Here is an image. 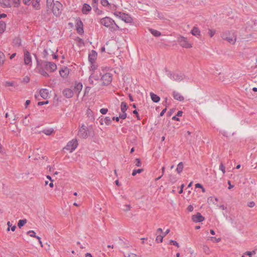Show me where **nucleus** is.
<instances>
[{
	"instance_id": "nucleus-52",
	"label": "nucleus",
	"mask_w": 257,
	"mask_h": 257,
	"mask_svg": "<svg viewBox=\"0 0 257 257\" xmlns=\"http://www.w3.org/2000/svg\"><path fill=\"white\" fill-rule=\"evenodd\" d=\"M91 89V87H88V86H87L85 89V90H84V96H86V95H87L90 90Z\"/></svg>"
},
{
	"instance_id": "nucleus-46",
	"label": "nucleus",
	"mask_w": 257,
	"mask_h": 257,
	"mask_svg": "<svg viewBox=\"0 0 257 257\" xmlns=\"http://www.w3.org/2000/svg\"><path fill=\"white\" fill-rule=\"evenodd\" d=\"M219 169L222 172L223 174L225 173V167L222 163H221L219 166Z\"/></svg>"
},
{
	"instance_id": "nucleus-19",
	"label": "nucleus",
	"mask_w": 257,
	"mask_h": 257,
	"mask_svg": "<svg viewBox=\"0 0 257 257\" xmlns=\"http://www.w3.org/2000/svg\"><path fill=\"white\" fill-rule=\"evenodd\" d=\"M93 1V8L94 10L95 11L97 15H100L101 14L102 11L100 10H99L97 8V4H98V0H92Z\"/></svg>"
},
{
	"instance_id": "nucleus-10",
	"label": "nucleus",
	"mask_w": 257,
	"mask_h": 257,
	"mask_svg": "<svg viewBox=\"0 0 257 257\" xmlns=\"http://www.w3.org/2000/svg\"><path fill=\"white\" fill-rule=\"evenodd\" d=\"M229 34V33L228 32L223 33L221 34V38L223 40H225L227 41L230 43L234 44V42L235 41V38L233 39V37L228 36Z\"/></svg>"
},
{
	"instance_id": "nucleus-7",
	"label": "nucleus",
	"mask_w": 257,
	"mask_h": 257,
	"mask_svg": "<svg viewBox=\"0 0 257 257\" xmlns=\"http://www.w3.org/2000/svg\"><path fill=\"white\" fill-rule=\"evenodd\" d=\"M75 27L77 32L79 34L82 35L84 33L83 24L79 17L75 20Z\"/></svg>"
},
{
	"instance_id": "nucleus-6",
	"label": "nucleus",
	"mask_w": 257,
	"mask_h": 257,
	"mask_svg": "<svg viewBox=\"0 0 257 257\" xmlns=\"http://www.w3.org/2000/svg\"><path fill=\"white\" fill-rule=\"evenodd\" d=\"M78 146V142L77 140L73 139L69 141L64 149L69 150L70 152H72L77 148Z\"/></svg>"
},
{
	"instance_id": "nucleus-23",
	"label": "nucleus",
	"mask_w": 257,
	"mask_h": 257,
	"mask_svg": "<svg viewBox=\"0 0 257 257\" xmlns=\"http://www.w3.org/2000/svg\"><path fill=\"white\" fill-rule=\"evenodd\" d=\"M13 45L14 47H20L21 45V40L20 38L17 37L14 39Z\"/></svg>"
},
{
	"instance_id": "nucleus-28",
	"label": "nucleus",
	"mask_w": 257,
	"mask_h": 257,
	"mask_svg": "<svg viewBox=\"0 0 257 257\" xmlns=\"http://www.w3.org/2000/svg\"><path fill=\"white\" fill-rule=\"evenodd\" d=\"M128 107L126 102H125L124 101L121 102V105H120V108H121V110L122 112H125L127 110Z\"/></svg>"
},
{
	"instance_id": "nucleus-48",
	"label": "nucleus",
	"mask_w": 257,
	"mask_h": 257,
	"mask_svg": "<svg viewBox=\"0 0 257 257\" xmlns=\"http://www.w3.org/2000/svg\"><path fill=\"white\" fill-rule=\"evenodd\" d=\"M169 180L171 182H172L173 183L176 182V181H177L176 178L175 176H172V175L170 176Z\"/></svg>"
},
{
	"instance_id": "nucleus-25",
	"label": "nucleus",
	"mask_w": 257,
	"mask_h": 257,
	"mask_svg": "<svg viewBox=\"0 0 257 257\" xmlns=\"http://www.w3.org/2000/svg\"><path fill=\"white\" fill-rule=\"evenodd\" d=\"M149 30L151 32V33L152 35H153L155 37H158L161 35V32L156 30H154L152 28H149Z\"/></svg>"
},
{
	"instance_id": "nucleus-61",
	"label": "nucleus",
	"mask_w": 257,
	"mask_h": 257,
	"mask_svg": "<svg viewBox=\"0 0 257 257\" xmlns=\"http://www.w3.org/2000/svg\"><path fill=\"white\" fill-rule=\"evenodd\" d=\"M215 31H213L212 30H209V35L210 37H212L214 36V35L215 34Z\"/></svg>"
},
{
	"instance_id": "nucleus-51",
	"label": "nucleus",
	"mask_w": 257,
	"mask_h": 257,
	"mask_svg": "<svg viewBox=\"0 0 257 257\" xmlns=\"http://www.w3.org/2000/svg\"><path fill=\"white\" fill-rule=\"evenodd\" d=\"M203 249L204 252H205L206 254L209 253L210 249H209V248L207 246L204 245L203 246Z\"/></svg>"
},
{
	"instance_id": "nucleus-29",
	"label": "nucleus",
	"mask_w": 257,
	"mask_h": 257,
	"mask_svg": "<svg viewBox=\"0 0 257 257\" xmlns=\"http://www.w3.org/2000/svg\"><path fill=\"white\" fill-rule=\"evenodd\" d=\"M183 167L184 166L182 162H180L178 164L176 169V171L178 174H180L182 172Z\"/></svg>"
},
{
	"instance_id": "nucleus-55",
	"label": "nucleus",
	"mask_w": 257,
	"mask_h": 257,
	"mask_svg": "<svg viewBox=\"0 0 257 257\" xmlns=\"http://www.w3.org/2000/svg\"><path fill=\"white\" fill-rule=\"evenodd\" d=\"M107 111H108L107 108H103L100 109V112L102 114H105L107 112Z\"/></svg>"
},
{
	"instance_id": "nucleus-39",
	"label": "nucleus",
	"mask_w": 257,
	"mask_h": 257,
	"mask_svg": "<svg viewBox=\"0 0 257 257\" xmlns=\"http://www.w3.org/2000/svg\"><path fill=\"white\" fill-rule=\"evenodd\" d=\"M27 234L29 235L30 236L33 237H36L37 235H36V233L33 230H29L27 232Z\"/></svg>"
},
{
	"instance_id": "nucleus-42",
	"label": "nucleus",
	"mask_w": 257,
	"mask_h": 257,
	"mask_svg": "<svg viewBox=\"0 0 257 257\" xmlns=\"http://www.w3.org/2000/svg\"><path fill=\"white\" fill-rule=\"evenodd\" d=\"M53 0H47V8L51 9Z\"/></svg>"
},
{
	"instance_id": "nucleus-33",
	"label": "nucleus",
	"mask_w": 257,
	"mask_h": 257,
	"mask_svg": "<svg viewBox=\"0 0 257 257\" xmlns=\"http://www.w3.org/2000/svg\"><path fill=\"white\" fill-rule=\"evenodd\" d=\"M6 29V24L4 22H0V33H3Z\"/></svg>"
},
{
	"instance_id": "nucleus-56",
	"label": "nucleus",
	"mask_w": 257,
	"mask_h": 257,
	"mask_svg": "<svg viewBox=\"0 0 257 257\" xmlns=\"http://www.w3.org/2000/svg\"><path fill=\"white\" fill-rule=\"evenodd\" d=\"M49 103V101L47 100V101H39L38 102V105H44V104H48Z\"/></svg>"
},
{
	"instance_id": "nucleus-18",
	"label": "nucleus",
	"mask_w": 257,
	"mask_h": 257,
	"mask_svg": "<svg viewBox=\"0 0 257 257\" xmlns=\"http://www.w3.org/2000/svg\"><path fill=\"white\" fill-rule=\"evenodd\" d=\"M91 10V8L89 5L84 4L82 9V12L83 14L87 15Z\"/></svg>"
},
{
	"instance_id": "nucleus-60",
	"label": "nucleus",
	"mask_w": 257,
	"mask_h": 257,
	"mask_svg": "<svg viewBox=\"0 0 257 257\" xmlns=\"http://www.w3.org/2000/svg\"><path fill=\"white\" fill-rule=\"evenodd\" d=\"M13 1L14 4V6L15 7H18V6L20 4V0H13Z\"/></svg>"
},
{
	"instance_id": "nucleus-64",
	"label": "nucleus",
	"mask_w": 257,
	"mask_h": 257,
	"mask_svg": "<svg viewBox=\"0 0 257 257\" xmlns=\"http://www.w3.org/2000/svg\"><path fill=\"white\" fill-rule=\"evenodd\" d=\"M193 209H194L193 206L191 205H189L187 208L188 210L190 212L192 211L193 210Z\"/></svg>"
},
{
	"instance_id": "nucleus-21",
	"label": "nucleus",
	"mask_w": 257,
	"mask_h": 257,
	"mask_svg": "<svg viewBox=\"0 0 257 257\" xmlns=\"http://www.w3.org/2000/svg\"><path fill=\"white\" fill-rule=\"evenodd\" d=\"M82 84L81 83H76L74 86V91L79 93L82 88Z\"/></svg>"
},
{
	"instance_id": "nucleus-36",
	"label": "nucleus",
	"mask_w": 257,
	"mask_h": 257,
	"mask_svg": "<svg viewBox=\"0 0 257 257\" xmlns=\"http://www.w3.org/2000/svg\"><path fill=\"white\" fill-rule=\"evenodd\" d=\"M104 122L106 125H109L111 122L110 117L106 116L105 118H104Z\"/></svg>"
},
{
	"instance_id": "nucleus-58",
	"label": "nucleus",
	"mask_w": 257,
	"mask_h": 257,
	"mask_svg": "<svg viewBox=\"0 0 257 257\" xmlns=\"http://www.w3.org/2000/svg\"><path fill=\"white\" fill-rule=\"evenodd\" d=\"M43 58H45V59H46L47 58V57L48 55V52H47V50L46 49H44L43 52Z\"/></svg>"
},
{
	"instance_id": "nucleus-20",
	"label": "nucleus",
	"mask_w": 257,
	"mask_h": 257,
	"mask_svg": "<svg viewBox=\"0 0 257 257\" xmlns=\"http://www.w3.org/2000/svg\"><path fill=\"white\" fill-rule=\"evenodd\" d=\"M40 0H32L31 2L32 3L33 7L36 10L40 9Z\"/></svg>"
},
{
	"instance_id": "nucleus-31",
	"label": "nucleus",
	"mask_w": 257,
	"mask_h": 257,
	"mask_svg": "<svg viewBox=\"0 0 257 257\" xmlns=\"http://www.w3.org/2000/svg\"><path fill=\"white\" fill-rule=\"evenodd\" d=\"M27 219H21L18 221V226L21 228L22 226H23L27 223Z\"/></svg>"
},
{
	"instance_id": "nucleus-41",
	"label": "nucleus",
	"mask_w": 257,
	"mask_h": 257,
	"mask_svg": "<svg viewBox=\"0 0 257 257\" xmlns=\"http://www.w3.org/2000/svg\"><path fill=\"white\" fill-rule=\"evenodd\" d=\"M136 166L137 167H141L142 165V163L140 159L137 158L135 160Z\"/></svg>"
},
{
	"instance_id": "nucleus-22",
	"label": "nucleus",
	"mask_w": 257,
	"mask_h": 257,
	"mask_svg": "<svg viewBox=\"0 0 257 257\" xmlns=\"http://www.w3.org/2000/svg\"><path fill=\"white\" fill-rule=\"evenodd\" d=\"M150 96L152 101L154 102H158L160 100V97L153 92L150 93Z\"/></svg>"
},
{
	"instance_id": "nucleus-35",
	"label": "nucleus",
	"mask_w": 257,
	"mask_h": 257,
	"mask_svg": "<svg viewBox=\"0 0 257 257\" xmlns=\"http://www.w3.org/2000/svg\"><path fill=\"white\" fill-rule=\"evenodd\" d=\"M143 169H134L132 173V175L135 176L137 175V173H141L143 172Z\"/></svg>"
},
{
	"instance_id": "nucleus-17",
	"label": "nucleus",
	"mask_w": 257,
	"mask_h": 257,
	"mask_svg": "<svg viewBox=\"0 0 257 257\" xmlns=\"http://www.w3.org/2000/svg\"><path fill=\"white\" fill-rule=\"evenodd\" d=\"M40 94L44 99H47L48 97L49 92L47 89H41L40 90Z\"/></svg>"
},
{
	"instance_id": "nucleus-34",
	"label": "nucleus",
	"mask_w": 257,
	"mask_h": 257,
	"mask_svg": "<svg viewBox=\"0 0 257 257\" xmlns=\"http://www.w3.org/2000/svg\"><path fill=\"white\" fill-rule=\"evenodd\" d=\"M87 116L89 117H90V120H94V117L93 116V114H92V111L90 109H88L87 110Z\"/></svg>"
},
{
	"instance_id": "nucleus-47",
	"label": "nucleus",
	"mask_w": 257,
	"mask_h": 257,
	"mask_svg": "<svg viewBox=\"0 0 257 257\" xmlns=\"http://www.w3.org/2000/svg\"><path fill=\"white\" fill-rule=\"evenodd\" d=\"M169 243L171 244H173L174 245L178 247H179V243L176 241H175L173 240H170Z\"/></svg>"
},
{
	"instance_id": "nucleus-43",
	"label": "nucleus",
	"mask_w": 257,
	"mask_h": 257,
	"mask_svg": "<svg viewBox=\"0 0 257 257\" xmlns=\"http://www.w3.org/2000/svg\"><path fill=\"white\" fill-rule=\"evenodd\" d=\"M34 56H35V58L36 60V61H37V66H41V63L42 61H43V60H39V59L38 58L36 54H34Z\"/></svg>"
},
{
	"instance_id": "nucleus-57",
	"label": "nucleus",
	"mask_w": 257,
	"mask_h": 257,
	"mask_svg": "<svg viewBox=\"0 0 257 257\" xmlns=\"http://www.w3.org/2000/svg\"><path fill=\"white\" fill-rule=\"evenodd\" d=\"M133 113L136 115V117L138 120H140V117L137 110H135L133 111Z\"/></svg>"
},
{
	"instance_id": "nucleus-50",
	"label": "nucleus",
	"mask_w": 257,
	"mask_h": 257,
	"mask_svg": "<svg viewBox=\"0 0 257 257\" xmlns=\"http://www.w3.org/2000/svg\"><path fill=\"white\" fill-rule=\"evenodd\" d=\"M27 116H26L25 117V119H23V123L25 125V126H27L29 125V120H27Z\"/></svg>"
},
{
	"instance_id": "nucleus-27",
	"label": "nucleus",
	"mask_w": 257,
	"mask_h": 257,
	"mask_svg": "<svg viewBox=\"0 0 257 257\" xmlns=\"http://www.w3.org/2000/svg\"><path fill=\"white\" fill-rule=\"evenodd\" d=\"M200 31L198 28L194 27L193 29L191 30V34L195 36H198L200 35Z\"/></svg>"
},
{
	"instance_id": "nucleus-11",
	"label": "nucleus",
	"mask_w": 257,
	"mask_h": 257,
	"mask_svg": "<svg viewBox=\"0 0 257 257\" xmlns=\"http://www.w3.org/2000/svg\"><path fill=\"white\" fill-rule=\"evenodd\" d=\"M192 219L195 222H200L203 221L205 219V218L200 213L197 212L196 214L192 215Z\"/></svg>"
},
{
	"instance_id": "nucleus-40",
	"label": "nucleus",
	"mask_w": 257,
	"mask_h": 257,
	"mask_svg": "<svg viewBox=\"0 0 257 257\" xmlns=\"http://www.w3.org/2000/svg\"><path fill=\"white\" fill-rule=\"evenodd\" d=\"M77 41L78 42V45L79 46H80L81 45H84V41L83 40L81 39V38H80L79 37H77Z\"/></svg>"
},
{
	"instance_id": "nucleus-16",
	"label": "nucleus",
	"mask_w": 257,
	"mask_h": 257,
	"mask_svg": "<svg viewBox=\"0 0 257 257\" xmlns=\"http://www.w3.org/2000/svg\"><path fill=\"white\" fill-rule=\"evenodd\" d=\"M184 75L182 73H174L173 75V79L175 81H181L184 79Z\"/></svg>"
},
{
	"instance_id": "nucleus-15",
	"label": "nucleus",
	"mask_w": 257,
	"mask_h": 257,
	"mask_svg": "<svg viewBox=\"0 0 257 257\" xmlns=\"http://www.w3.org/2000/svg\"><path fill=\"white\" fill-rule=\"evenodd\" d=\"M69 72V69L67 67H65L59 71L60 75L63 78H66Z\"/></svg>"
},
{
	"instance_id": "nucleus-24",
	"label": "nucleus",
	"mask_w": 257,
	"mask_h": 257,
	"mask_svg": "<svg viewBox=\"0 0 257 257\" xmlns=\"http://www.w3.org/2000/svg\"><path fill=\"white\" fill-rule=\"evenodd\" d=\"M38 67H39V73L43 76L48 77L49 76V75L48 74V73L45 71L44 68L43 66H37Z\"/></svg>"
},
{
	"instance_id": "nucleus-59",
	"label": "nucleus",
	"mask_w": 257,
	"mask_h": 257,
	"mask_svg": "<svg viewBox=\"0 0 257 257\" xmlns=\"http://www.w3.org/2000/svg\"><path fill=\"white\" fill-rule=\"evenodd\" d=\"M32 1V0H23V2L25 5L29 6Z\"/></svg>"
},
{
	"instance_id": "nucleus-37",
	"label": "nucleus",
	"mask_w": 257,
	"mask_h": 257,
	"mask_svg": "<svg viewBox=\"0 0 257 257\" xmlns=\"http://www.w3.org/2000/svg\"><path fill=\"white\" fill-rule=\"evenodd\" d=\"M164 237V236H163L162 235H159L156 237V241L157 242H162L163 240V238Z\"/></svg>"
},
{
	"instance_id": "nucleus-8",
	"label": "nucleus",
	"mask_w": 257,
	"mask_h": 257,
	"mask_svg": "<svg viewBox=\"0 0 257 257\" xmlns=\"http://www.w3.org/2000/svg\"><path fill=\"white\" fill-rule=\"evenodd\" d=\"M101 79L103 81V85H108L112 81L111 75L109 73H106L102 76Z\"/></svg>"
},
{
	"instance_id": "nucleus-49",
	"label": "nucleus",
	"mask_w": 257,
	"mask_h": 257,
	"mask_svg": "<svg viewBox=\"0 0 257 257\" xmlns=\"http://www.w3.org/2000/svg\"><path fill=\"white\" fill-rule=\"evenodd\" d=\"M127 117V114L125 112H122L121 114H119V117L122 119H124Z\"/></svg>"
},
{
	"instance_id": "nucleus-5",
	"label": "nucleus",
	"mask_w": 257,
	"mask_h": 257,
	"mask_svg": "<svg viewBox=\"0 0 257 257\" xmlns=\"http://www.w3.org/2000/svg\"><path fill=\"white\" fill-rule=\"evenodd\" d=\"M89 134V131L87 127L83 124L79 130L78 135L79 137L85 139L88 136Z\"/></svg>"
},
{
	"instance_id": "nucleus-38",
	"label": "nucleus",
	"mask_w": 257,
	"mask_h": 257,
	"mask_svg": "<svg viewBox=\"0 0 257 257\" xmlns=\"http://www.w3.org/2000/svg\"><path fill=\"white\" fill-rule=\"evenodd\" d=\"M4 54L1 51H0V65H2L4 64Z\"/></svg>"
},
{
	"instance_id": "nucleus-2",
	"label": "nucleus",
	"mask_w": 257,
	"mask_h": 257,
	"mask_svg": "<svg viewBox=\"0 0 257 257\" xmlns=\"http://www.w3.org/2000/svg\"><path fill=\"white\" fill-rule=\"evenodd\" d=\"M40 66H43L45 69L51 72H54L57 69V66L54 62L42 61Z\"/></svg>"
},
{
	"instance_id": "nucleus-30",
	"label": "nucleus",
	"mask_w": 257,
	"mask_h": 257,
	"mask_svg": "<svg viewBox=\"0 0 257 257\" xmlns=\"http://www.w3.org/2000/svg\"><path fill=\"white\" fill-rule=\"evenodd\" d=\"M42 132L47 136H50L54 132V130L52 128L45 129L42 131Z\"/></svg>"
},
{
	"instance_id": "nucleus-12",
	"label": "nucleus",
	"mask_w": 257,
	"mask_h": 257,
	"mask_svg": "<svg viewBox=\"0 0 257 257\" xmlns=\"http://www.w3.org/2000/svg\"><path fill=\"white\" fill-rule=\"evenodd\" d=\"M97 53L94 50H92L90 53L88 55V60L90 63L95 62V60L97 58Z\"/></svg>"
},
{
	"instance_id": "nucleus-9",
	"label": "nucleus",
	"mask_w": 257,
	"mask_h": 257,
	"mask_svg": "<svg viewBox=\"0 0 257 257\" xmlns=\"http://www.w3.org/2000/svg\"><path fill=\"white\" fill-rule=\"evenodd\" d=\"M24 63L27 65H32V58L30 53L26 50L24 51Z\"/></svg>"
},
{
	"instance_id": "nucleus-1",
	"label": "nucleus",
	"mask_w": 257,
	"mask_h": 257,
	"mask_svg": "<svg viewBox=\"0 0 257 257\" xmlns=\"http://www.w3.org/2000/svg\"><path fill=\"white\" fill-rule=\"evenodd\" d=\"M100 23L106 27H109L111 31L118 29V26L110 17H103L100 20Z\"/></svg>"
},
{
	"instance_id": "nucleus-62",
	"label": "nucleus",
	"mask_w": 257,
	"mask_h": 257,
	"mask_svg": "<svg viewBox=\"0 0 257 257\" xmlns=\"http://www.w3.org/2000/svg\"><path fill=\"white\" fill-rule=\"evenodd\" d=\"M255 205V203L253 201L249 202L248 203V206L249 207H253Z\"/></svg>"
},
{
	"instance_id": "nucleus-32",
	"label": "nucleus",
	"mask_w": 257,
	"mask_h": 257,
	"mask_svg": "<svg viewBox=\"0 0 257 257\" xmlns=\"http://www.w3.org/2000/svg\"><path fill=\"white\" fill-rule=\"evenodd\" d=\"M100 3L102 6L105 7L109 8L110 6V4L107 0H101Z\"/></svg>"
},
{
	"instance_id": "nucleus-13",
	"label": "nucleus",
	"mask_w": 257,
	"mask_h": 257,
	"mask_svg": "<svg viewBox=\"0 0 257 257\" xmlns=\"http://www.w3.org/2000/svg\"><path fill=\"white\" fill-rule=\"evenodd\" d=\"M63 94L66 98H69L73 96L74 91L69 88H66L63 90Z\"/></svg>"
},
{
	"instance_id": "nucleus-45",
	"label": "nucleus",
	"mask_w": 257,
	"mask_h": 257,
	"mask_svg": "<svg viewBox=\"0 0 257 257\" xmlns=\"http://www.w3.org/2000/svg\"><path fill=\"white\" fill-rule=\"evenodd\" d=\"M91 64V70L93 71V72H94V71L97 69V65L95 64V63H90Z\"/></svg>"
},
{
	"instance_id": "nucleus-4",
	"label": "nucleus",
	"mask_w": 257,
	"mask_h": 257,
	"mask_svg": "<svg viewBox=\"0 0 257 257\" xmlns=\"http://www.w3.org/2000/svg\"><path fill=\"white\" fill-rule=\"evenodd\" d=\"M177 42L180 45L184 48H189L192 47V45L187 40V38L179 36L177 38Z\"/></svg>"
},
{
	"instance_id": "nucleus-3",
	"label": "nucleus",
	"mask_w": 257,
	"mask_h": 257,
	"mask_svg": "<svg viewBox=\"0 0 257 257\" xmlns=\"http://www.w3.org/2000/svg\"><path fill=\"white\" fill-rule=\"evenodd\" d=\"M62 5L59 2L57 1L53 4L51 11L55 16H59L61 13Z\"/></svg>"
},
{
	"instance_id": "nucleus-44",
	"label": "nucleus",
	"mask_w": 257,
	"mask_h": 257,
	"mask_svg": "<svg viewBox=\"0 0 257 257\" xmlns=\"http://www.w3.org/2000/svg\"><path fill=\"white\" fill-rule=\"evenodd\" d=\"M131 207L130 205L126 204L123 205V208H122L123 210L124 211H127L130 210Z\"/></svg>"
},
{
	"instance_id": "nucleus-26",
	"label": "nucleus",
	"mask_w": 257,
	"mask_h": 257,
	"mask_svg": "<svg viewBox=\"0 0 257 257\" xmlns=\"http://www.w3.org/2000/svg\"><path fill=\"white\" fill-rule=\"evenodd\" d=\"M121 19V20L124 21L126 23H129L132 24L134 23L133 19L132 17H119Z\"/></svg>"
},
{
	"instance_id": "nucleus-14",
	"label": "nucleus",
	"mask_w": 257,
	"mask_h": 257,
	"mask_svg": "<svg viewBox=\"0 0 257 257\" xmlns=\"http://www.w3.org/2000/svg\"><path fill=\"white\" fill-rule=\"evenodd\" d=\"M173 96L174 98L177 100L182 101L184 100V97L177 91H174L173 92Z\"/></svg>"
},
{
	"instance_id": "nucleus-63",
	"label": "nucleus",
	"mask_w": 257,
	"mask_h": 257,
	"mask_svg": "<svg viewBox=\"0 0 257 257\" xmlns=\"http://www.w3.org/2000/svg\"><path fill=\"white\" fill-rule=\"evenodd\" d=\"M124 256L125 257H137V255H136V254H135L134 253H129L127 254V255H124Z\"/></svg>"
},
{
	"instance_id": "nucleus-53",
	"label": "nucleus",
	"mask_w": 257,
	"mask_h": 257,
	"mask_svg": "<svg viewBox=\"0 0 257 257\" xmlns=\"http://www.w3.org/2000/svg\"><path fill=\"white\" fill-rule=\"evenodd\" d=\"M210 239L213 242H219L221 240L220 238H216L215 237H211Z\"/></svg>"
},
{
	"instance_id": "nucleus-54",
	"label": "nucleus",
	"mask_w": 257,
	"mask_h": 257,
	"mask_svg": "<svg viewBox=\"0 0 257 257\" xmlns=\"http://www.w3.org/2000/svg\"><path fill=\"white\" fill-rule=\"evenodd\" d=\"M6 86H14V82L13 81L10 82V81H7L6 82Z\"/></svg>"
}]
</instances>
